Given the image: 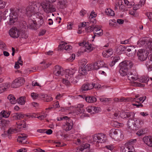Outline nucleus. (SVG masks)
Returning <instances> with one entry per match:
<instances>
[{"instance_id": "5701e85b", "label": "nucleus", "mask_w": 152, "mask_h": 152, "mask_svg": "<svg viewBox=\"0 0 152 152\" xmlns=\"http://www.w3.org/2000/svg\"><path fill=\"white\" fill-rule=\"evenodd\" d=\"M28 116L27 115H24L22 113H17L14 116L15 118L16 119H20Z\"/></svg>"}, {"instance_id": "774afa93", "label": "nucleus", "mask_w": 152, "mask_h": 152, "mask_svg": "<svg viewBox=\"0 0 152 152\" xmlns=\"http://www.w3.org/2000/svg\"><path fill=\"white\" fill-rule=\"evenodd\" d=\"M147 16L148 18L151 21L152 20V13L149 12L147 14Z\"/></svg>"}, {"instance_id": "aec40b11", "label": "nucleus", "mask_w": 152, "mask_h": 152, "mask_svg": "<svg viewBox=\"0 0 152 152\" xmlns=\"http://www.w3.org/2000/svg\"><path fill=\"white\" fill-rule=\"evenodd\" d=\"M85 99L87 102L89 103L94 102L96 101V98L92 96H85Z\"/></svg>"}, {"instance_id": "a878e982", "label": "nucleus", "mask_w": 152, "mask_h": 152, "mask_svg": "<svg viewBox=\"0 0 152 152\" xmlns=\"http://www.w3.org/2000/svg\"><path fill=\"white\" fill-rule=\"evenodd\" d=\"M7 98L12 104H14L16 103L17 100L13 95H10L8 96Z\"/></svg>"}, {"instance_id": "49530a36", "label": "nucleus", "mask_w": 152, "mask_h": 152, "mask_svg": "<svg viewBox=\"0 0 152 152\" xmlns=\"http://www.w3.org/2000/svg\"><path fill=\"white\" fill-rule=\"evenodd\" d=\"M62 82L66 86H69L70 84V82H71L70 81L68 80H66L65 79H62Z\"/></svg>"}, {"instance_id": "09e8293b", "label": "nucleus", "mask_w": 152, "mask_h": 152, "mask_svg": "<svg viewBox=\"0 0 152 152\" xmlns=\"http://www.w3.org/2000/svg\"><path fill=\"white\" fill-rule=\"evenodd\" d=\"M86 110L88 112L91 113L93 114V106H88L86 108Z\"/></svg>"}, {"instance_id": "603ef678", "label": "nucleus", "mask_w": 152, "mask_h": 152, "mask_svg": "<svg viewBox=\"0 0 152 152\" xmlns=\"http://www.w3.org/2000/svg\"><path fill=\"white\" fill-rule=\"evenodd\" d=\"M102 30H100L97 32H94V34L95 36L98 35V37L101 36L103 34Z\"/></svg>"}, {"instance_id": "4c0bfd02", "label": "nucleus", "mask_w": 152, "mask_h": 152, "mask_svg": "<svg viewBox=\"0 0 152 152\" xmlns=\"http://www.w3.org/2000/svg\"><path fill=\"white\" fill-rule=\"evenodd\" d=\"M99 100L102 102L105 103H107L110 101L111 99L104 97H102L99 99Z\"/></svg>"}, {"instance_id": "f03ea898", "label": "nucleus", "mask_w": 152, "mask_h": 152, "mask_svg": "<svg viewBox=\"0 0 152 152\" xmlns=\"http://www.w3.org/2000/svg\"><path fill=\"white\" fill-rule=\"evenodd\" d=\"M144 124V121L140 119H137L134 121L129 120L128 121V125L129 128L133 130H136L141 128Z\"/></svg>"}, {"instance_id": "f704fd0d", "label": "nucleus", "mask_w": 152, "mask_h": 152, "mask_svg": "<svg viewBox=\"0 0 152 152\" xmlns=\"http://www.w3.org/2000/svg\"><path fill=\"white\" fill-rule=\"evenodd\" d=\"M65 79L66 80H68L70 81L71 83H74L76 81H74V80H73V77L72 75L70 74L66 75L65 76Z\"/></svg>"}, {"instance_id": "4be33fe9", "label": "nucleus", "mask_w": 152, "mask_h": 152, "mask_svg": "<svg viewBox=\"0 0 152 152\" xmlns=\"http://www.w3.org/2000/svg\"><path fill=\"white\" fill-rule=\"evenodd\" d=\"M10 115V113L7 111L3 110L0 113V118H8Z\"/></svg>"}, {"instance_id": "72a5a7b5", "label": "nucleus", "mask_w": 152, "mask_h": 152, "mask_svg": "<svg viewBox=\"0 0 152 152\" xmlns=\"http://www.w3.org/2000/svg\"><path fill=\"white\" fill-rule=\"evenodd\" d=\"M31 96L34 99H37L38 98H41V94H37V93H32L31 94Z\"/></svg>"}, {"instance_id": "338daca9", "label": "nucleus", "mask_w": 152, "mask_h": 152, "mask_svg": "<svg viewBox=\"0 0 152 152\" xmlns=\"http://www.w3.org/2000/svg\"><path fill=\"white\" fill-rule=\"evenodd\" d=\"M147 80H148L146 82L147 84L151 85L152 83V78H148V79Z\"/></svg>"}, {"instance_id": "2f4dec72", "label": "nucleus", "mask_w": 152, "mask_h": 152, "mask_svg": "<svg viewBox=\"0 0 152 152\" xmlns=\"http://www.w3.org/2000/svg\"><path fill=\"white\" fill-rule=\"evenodd\" d=\"M128 72V70L127 69H120L119 70V72L120 74L121 75L123 76H124L126 75H127V73Z\"/></svg>"}, {"instance_id": "5fc2aeb1", "label": "nucleus", "mask_w": 152, "mask_h": 152, "mask_svg": "<svg viewBox=\"0 0 152 152\" xmlns=\"http://www.w3.org/2000/svg\"><path fill=\"white\" fill-rule=\"evenodd\" d=\"M90 146V145L89 144L86 143L83 144L81 147L83 148L84 150V149H87L89 148Z\"/></svg>"}, {"instance_id": "412c9836", "label": "nucleus", "mask_w": 152, "mask_h": 152, "mask_svg": "<svg viewBox=\"0 0 152 152\" xmlns=\"http://www.w3.org/2000/svg\"><path fill=\"white\" fill-rule=\"evenodd\" d=\"M113 53V50L111 48H110L107 50H106L102 53L103 56L108 58L111 56Z\"/></svg>"}, {"instance_id": "6e6d98bb", "label": "nucleus", "mask_w": 152, "mask_h": 152, "mask_svg": "<svg viewBox=\"0 0 152 152\" xmlns=\"http://www.w3.org/2000/svg\"><path fill=\"white\" fill-rule=\"evenodd\" d=\"M134 83L135 84V85L137 86L142 87L145 86V85L144 84H141V83H139L134 82Z\"/></svg>"}, {"instance_id": "e433bc0d", "label": "nucleus", "mask_w": 152, "mask_h": 152, "mask_svg": "<svg viewBox=\"0 0 152 152\" xmlns=\"http://www.w3.org/2000/svg\"><path fill=\"white\" fill-rule=\"evenodd\" d=\"M79 72L83 75H85L87 74V72L86 71L85 68L82 67L79 68Z\"/></svg>"}, {"instance_id": "dca6fc26", "label": "nucleus", "mask_w": 152, "mask_h": 152, "mask_svg": "<svg viewBox=\"0 0 152 152\" xmlns=\"http://www.w3.org/2000/svg\"><path fill=\"white\" fill-rule=\"evenodd\" d=\"M144 143L150 147H152V137L150 136H146L143 138Z\"/></svg>"}, {"instance_id": "13d9d810", "label": "nucleus", "mask_w": 152, "mask_h": 152, "mask_svg": "<svg viewBox=\"0 0 152 152\" xmlns=\"http://www.w3.org/2000/svg\"><path fill=\"white\" fill-rule=\"evenodd\" d=\"M69 119V118L67 116H64L63 117L58 118L57 120L58 121H61L63 120L64 119H66L67 120Z\"/></svg>"}, {"instance_id": "7c9ffc66", "label": "nucleus", "mask_w": 152, "mask_h": 152, "mask_svg": "<svg viewBox=\"0 0 152 152\" xmlns=\"http://www.w3.org/2000/svg\"><path fill=\"white\" fill-rule=\"evenodd\" d=\"M145 65L149 70H152V62L151 61L149 60L147 61Z\"/></svg>"}, {"instance_id": "393cba45", "label": "nucleus", "mask_w": 152, "mask_h": 152, "mask_svg": "<svg viewBox=\"0 0 152 152\" xmlns=\"http://www.w3.org/2000/svg\"><path fill=\"white\" fill-rule=\"evenodd\" d=\"M122 116H121L122 118H125L126 117L129 118H132L134 116L133 113L132 112L129 113H123L121 114Z\"/></svg>"}, {"instance_id": "b1692460", "label": "nucleus", "mask_w": 152, "mask_h": 152, "mask_svg": "<svg viewBox=\"0 0 152 152\" xmlns=\"http://www.w3.org/2000/svg\"><path fill=\"white\" fill-rule=\"evenodd\" d=\"M27 138V137H20V136H18L17 141L22 143L28 144L29 143V142L27 141H25V140Z\"/></svg>"}, {"instance_id": "37998d69", "label": "nucleus", "mask_w": 152, "mask_h": 152, "mask_svg": "<svg viewBox=\"0 0 152 152\" xmlns=\"http://www.w3.org/2000/svg\"><path fill=\"white\" fill-rule=\"evenodd\" d=\"M98 62H95L92 65L93 69L97 70L99 68V66L98 65Z\"/></svg>"}, {"instance_id": "0eeeda50", "label": "nucleus", "mask_w": 152, "mask_h": 152, "mask_svg": "<svg viewBox=\"0 0 152 152\" xmlns=\"http://www.w3.org/2000/svg\"><path fill=\"white\" fill-rule=\"evenodd\" d=\"M148 54V52L145 50L139 49L137 53V56L138 59L141 61H144L146 60Z\"/></svg>"}, {"instance_id": "ddd939ff", "label": "nucleus", "mask_w": 152, "mask_h": 152, "mask_svg": "<svg viewBox=\"0 0 152 152\" xmlns=\"http://www.w3.org/2000/svg\"><path fill=\"white\" fill-rule=\"evenodd\" d=\"M122 134V132L118 129H112L109 132V135L113 138L114 137L121 136Z\"/></svg>"}, {"instance_id": "864d4df0", "label": "nucleus", "mask_w": 152, "mask_h": 152, "mask_svg": "<svg viewBox=\"0 0 152 152\" xmlns=\"http://www.w3.org/2000/svg\"><path fill=\"white\" fill-rule=\"evenodd\" d=\"M5 5V2L2 1L0 0V9L4 8Z\"/></svg>"}, {"instance_id": "c85d7f7f", "label": "nucleus", "mask_w": 152, "mask_h": 152, "mask_svg": "<svg viewBox=\"0 0 152 152\" xmlns=\"http://www.w3.org/2000/svg\"><path fill=\"white\" fill-rule=\"evenodd\" d=\"M125 46L124 45H119L117 49V51L119 54H121L125 50Z\"/></svg>"}, {"instance_id": "58836bf2", "label": "nucleus", "mask_w": 152, "mask_h": 152, "mask_svg": "<svg viewBox=\"0 0 152 152\" xmlns=\"http://www.w3.org/2000/svg\"><path fill=\"white\" fill-rule=\"evenodd\" d=\"M84 68L87 72L88 71L93 69L92 65L90 64H88L86 65L85 67Z\"/></svg>"}, {"instance_id": "052dcab7", "label": "nucleus", "mask_w": 152, "mask_h": 152, "mask_svg": "<svg viewBox=\"0 0 152 152\" xmlns=\"http://www.w3.org/2000/svg\"><path fill=\"white\" fill-rule=\"evenodd\" d=\"M132 98L127 97L124 98V102H132Z\"/></svg>"}, {"instance_id": "a18cd8bd", "label": "nucleus", "mask_w": 152, "mask_h": 152, "mask_svg": "<svg viewBox=\"0 0 152 152\" xmlns=\"http://www.w3.org/2000/svg\"><path fill=\"white\" fill-rule=\"evenodd\" d=\"M6 89L4 84H2L0 85V94L3 93Z\"/></svg>"}, {"instance_id": "423d86ee", "label": "nucleus", "mask_w": 152, "mask_h": 152, "mask_svg": "<svg viewBox=\"0 0 152 152\" xmlns=\"http://www.w3.org/2000/svg\"><path fill=\"white\" fill-rule=\"evenodd\" d=\"M13 9H10L11 12L10 14L9 17H7V19L9 20L7 21L8 23L11 25L16 22L18 19V15L16 12L12 10Z\"/></svg>"}, {"instance_id": "9d476101", "label": "nucleus", "mask_w": 152, "mask_h": 152, "mask_svg": "<svg viewBox=\"0 0 152 152\" xmlns=\"http://www.w3.org/2000/svg\"><path fill=\"white\" fill-rule=\"evenodd\" d=\"M9 34L11 37L16 38L19 37L20 32L18 29L15 27H12L10 30Z\"/></svg>"}, {"instance_id": "39448f33", "label": "nucleus", "mask_w": 152, "mask_h": 152, "mask_svg": "<svg viewBox=\"0 0 152 152\" xmlns=\"http://www.w3.org/2000/svg\"><path fill=\"white\" fill-rule=\"evenodd\" d=\"M106 140V135L103 133L96 134L93 136V141L96 142V143H104Z\"/></svg>"}, {"instance_id": "a211bd4d", "label": "nucleus", "mask_w": 152, "mask_h": 152, "mask_svg": "<svg viewBox=\"0 0 152 152\" xmlns=\"http://www.w3.org/2000/svg\"><path fill=\"white\" fill-rule=\"evenodd\" d=\"M94 88L93 84L87 83L83 85L81 88V91H88Z\"/></svg>"}, {"instance_id": "cd10ccee", "label": "nucleus", "mask_w": 152, "mask_h": 152, "mask_svg": "<svg viewBox=\"0 0 152 152\" xmlns=\"http://www.w3.org/2000/svg\"><path fill=\"white\" fill-rule=\"evenodd\" d=\"M17 101L18 103L21 104L23 105L25 104L26 102V97L22 96L17 99Z\"/></svg>"}, {"instance_id": "6ab92c4d", "label": "nucleus", "mask_w": 152, "mask_h": 152, "mask_svg": "<svg viewBox=\"0 0 152 152\" xmlns=\"http://www.w3.org/2000/svg\"><path fill=\"white\" fill-rule=\"evenodd\" d=\"M41 98L45 102H49L53 100V98L47 94H41Z\"/></svg>"}, {"instance_id": "680f3d73", "label": "nucleus", "mask_w": 152, "mask_h": 152, "mask_svg": "<svg viewBox=\"0 0 152 152\" xmlns=\"http://www.w3.org/2000/svg\"><path fill=\"white\" fill-rule=\"evenodd\" d=\"M96 16V14L95 13V12L94 11H92L90 14V18H95Z\"/></svg>"}, {"instance_id": "c03bdc74", "label": "nucleus", "mask_w": 152, "mask_h": 152, "mask_svg": "<svg viewBox=\"0 0 152 152\" xmlns=\"http://www.w3.org/2000/svg\"><path fill=\"white\" fill-rule=\"evenodd\" d=\"M64 0H61L59 1L58 3L60 4V7L61 9H64L65 7V4L64 3Z\"/></svg>"}, {"instance_id": "4d7b16f0", "label": "nucleus", "mask_w": 152, "mask_h": 152, "mask_svg": "<svg viewBox=\"0 0 152 152\" xmlns=\"http://www.w3.org/2000/svg\"><path fill=\"white\" fill-rule=\"evenodd\" d=\"M47 116V114H44L42 115H40L39 116H37V118L39 119L42 120L45 118Z\"/></svg>"}, {"instance_id": "7ed1b4c3", "label": "nucleus", "mask_w": 152, "mask_h": 152, "mask_svg": "<svg viewBox=\"0 0 152 152\" xmlns=\"http://www.w3.org/2000/svg\"><path fill=\"white\" fill-rule=\"evenodd\" d=\"M40 6L42 7L44 12L47 13H51L56 11L55 6L47 1L41 2L39 5Z\"/></svg>"}, {"instance_id": "473e14b6", "label": "nucleus", "mask_w": 152, "mask_h": 152, "mask_svg": "<svg viewBox=\"0 0 152 152\" xmlns=\"http://www.w3.org/2000/svg\"><path fill=\"white\" fill-rule=\"evenodd\" d=\"M105 13L108 15L113 16L115 15L113 11L110 8L107 9L105 10Z\"/></svg>"}, {"instance_id": "9b49d317", "label": "nucleus", "mask_w": 152, "mask_h": 152, "mask_svg": "<svg viewBox=\"0 0 152 152\" xmlns=\"http://www.w3.org/2000/svg\"><path fill=\"white\" fill-rule=\"evenodd\" d=\"M133 66V64L130 61H124L121 63L119 64L120 69H125L128 71V69L131 68Z\"/></svg>"}, {"instance_id": "f3484780", "label": "nucleus", "mask_w": 152, "mask_h": 152, "mask_svg": "<svg viewBox=\"0 0 152 152\" xmlns=\"http://www.w3.org/2000/svg\"><path fill=\"white\" fill-rule=\"evenodd\" d=\"M37 16V20L38 24L39 26L42 25L44 23V20L43 19L44 16L41 13H38Z\"/></svg>"}, {"instance_id": "0e129e2a", "label": "nucleus", "mask_w": 152, "mask_h": 152, "mask_svg": "<svg viewBox=\"0 0 152 152\" xmlns=\"http://www.w3.org/2000/svg\"><path fill=\"white\" fill-rule=\"evenodd\" d=\"M98 62V65L99 66V68L101 67H102L104 66V62L102 61H97Z\"/></svg>"}, {"instance_id": "8fccbe9b", "label": "nucleus", "mask_w": 152, "mask_h": 152, "mask_svg": "<svg viewBox=\"0 0 152 152\" xmlns=\"http://www.w3.org/2000/svg\"><path fill=\"white\" fill-rule=\"evenodd\" d=\"M0 125L2 127H4L6 125V120L2 119L1 121H0Z\"/></svg>"}, {"instance_id": "de8ad7c7", "label": "nucleus", "mask_w": 152, "mask_h": 152, "mask_svg": "<svg viewBox=\"0 0 152 152\" xmlns=\"http://www.w3.org/2000/svg\"><path fill=\"white\" fill-rule=\"evenodd\" d=\"M17 132V130L15 129H10L7 131V133L9 134L16 133Z\"/></svg>"}, {"instance_id": "79ce46f5", "label": "nucleus", "mask_w": 152, "mask_h": 152, "mask_svg": "<svg viewBox=\"0 0 152 152\" xmlns=\"http://www.w3.org/2000/svg\"><path fill=\"white\" fill-rule=\"evenodd\" d=\"M100 108L99 107L93 106V113H98L100 111Z\"/></svg>"}, {"instance_id": "bb28decb", "label": "nucleus", "mask_w": 152, "mask_h": 152, "mask_svg": "<svg viewBox=\"0 0 152 152\" xmlns=\"http://www.w3.org/2000/svg\"><path fill=\"white\" fill-rule=\"evenodd\" d=\"M125 48L126 50L130 52L129 54L134 53L136 51L135 47L132 46H127L125 47Z\"/></svg>"}, {"instance_id": "69168bd1", "label": "nucleus", "mask_w": 152, "mask_h": 152, "mask_svg": "<svg viewBox=\"0 0 152 152\" xmlns=\"http://www.w3.org/2000/svg\"><path fill=\"white\" fill-rule=\"evenodd\" d=\"M72 48V46L70 45H67L66 46H64V49L66 50H69L71 49Z\"/></svg>"}, {"instance_id": "ea45409f", "label": "nucleus", "mask_w": 152, "mask_h": 152, "mask_svg": "<svg viewBox=\"0 0 152 152\" xmlns=\"http://www.w3.org/2000/svg\"><path fill=\"white\" fill-rule=\"evenodd\" d=\"M36 26L37 24L34 22H33V23L29 25V28L31 29L36 30L37 28Z\"/></svg>"}, {"instance_id": "3c124183", "label": "nucleus", "mask_w": 152, "mask_h": 152, "mask_svg": "<svg viewBox=\"0 0 152 152\" xmlns=\"http://www.w3.org/2000/svg\"><path fill=\"white\" fill-rule=\"evenodd\" d=\"M141 7V5H140V4L139 3L134 5L133 7V9L134 10H136L139 9Z\"/></svg>"}, {"instance_id": "f8f14e48", "label": "nucleus", "mask_w": 152, "mask_h": 152, "mask_svg": "<svg viewBox=\"0 0 152 152\" xmlns=\"http://www.w3.org/2000/svg\"><path fill=\"white\" fill-rule=\"evenodd\" d=\"M53 73L56 76H61L64 74V70L61 67L57 65L54 68Z\"/></svg>"}, {"instance_id": "c756f323", "label": "nucleus", "mask_w": 152, "mask_h": 152, "mask_svg": "<svg viewBox=\"0 0 152 152\" xmlns=\"http://www.w3.org/2000/svg\"><path fill=\"white\" fill-rule=\"evenodd\" d=\"M120 59V58L118 56H117L113 57L112 62L109 64L111 66H113L115 65V63Z\"/></svg>"}, {"instance_id": "2eb2a0df", "label": "nucleus", "mask_w": 152, "mask_h": 152, "mask_svg": "<svg viewBox=\"0 0 152 152\" xmlns=\"http://www.w3.org/2000/svg\"><path fill=\"white\" fill-rule=\"evenodd\" d=\"M67 120L65 125L63 126V129L66 131H67L71 130L73 126V123L71 120H69V119Z\"/></svg>"}, {"instance_id": "c9c22d12", "label": "nucleus", "mask_w": 152, "mask_h": 152, "mask_svg": "<svg viewBox=\"0 0 152 152\" xmlns=\"http://www.w3.org/2000/svg\"><path fill=\"white\" fill-rule=\"evenodd\" d=\"M148 77L145 76H142L141 79H139L138 78L137 80L138 81L142 83H146L147 81L148 80Z\"/></svg>"}, {"instance_id": "f257e3e1", "label": "nucleus", "mask_w": 152, "mask_h": 152, "mask_svg": "<svg viewBox=\"0 0 152 152\" xmlns=\"http://www.w3.org/2000/svg\"><path fill=\"white\" fill-rule=\"evenodd\" d=\"M39 4L37 2L32 1L29 3L28 6L26 9V14L28 16H31L35 14L39 13Z\"/></svg>"}, {"instance_id": "20e7f679", "label": "nucleus", "mask_w": 152, "mask_h": 152, "mask_svg": "<svg viewBox=\"0 0 152 152\" xmlns=\"http://www.w3.org/2000/svg\"><path fill=\"white\" fill-rule=\"evenodd\" d=\"M136 142V140L134 139L131 140L126 143L121 148L122 152H135L134 148L132 145Z\"/></svg>"}, {"instance_id": "bf43d9fd", "label": "nucleus", "mask_w": 152, "mask_h": 152, "mask_svg": "<svg viewBox=\"0 0 152 152\" xmlns=\"http://www.w3.org/2000/svg\"><path fill=\"white\" fill-rule=\"evenodd\" d=\"M86 11L84 10H82L80 11V14L81 16H83L86 13Z\"/></svg>"}, {"instance_id": "1a4fd4ad", "label": "nucleus", "mask_w": 152, "mask_h": 152, "mask_svg": "<svg viewBox=\"0 0 152 152\" xmlns=\"http://www.w3.org/2000/svg\"><path fill=\"white\" fill-rule=\"evenodd\" d=\"M25 82L23 77H19L15 79L12 83L11 86L13 88H16L23 85Z\"/></svg>"}, {"instance_id": "a19ab883", "label": "nucleus", "mask_w": 152, "mask_h": 152, "mask_svg": "<svg viewBox=\"0 0 152 152\" xmlns=\"http://www.w3.org/2000/svg\"><path fill=\"white\" fill-rule=\"evenodd\" d=\"M19 37L21 38L26 39L28 37V35L26 32L23 31L20 34Z\"/></svg>"}, {"instance_id": "e2e57ef3", "label": "nucleus", "mask_w": 152, "mask_h": 152, "mask_svg": "<svg viewBox=\"0 0 152 152\" xmlns=\"http://www.w3.org/2000/svg\"><path fill=\"white\" fill-rule=\"evenodd\" d=\"M60 107L59 102L58 101L56 102L53 104V107L56 108Z\"/></svg>"}, {"instance_id": "4468645a", "label": "nucleus", "mask_w": 152, "mask_h": 152, "mask_svg": "<svg viewBox=\"0 0 152 152\" xmlns=\"http://www.w3.org/2000/svg\"><path fill=\"white\" fill-rule=\"evenodd\" d=\"M127 77L129 80H137L138 78V74L136 71H133L128 73Z\"/></svg>"}, {"instance_id": "6e6552de", "label": "nucleus", "mask_w": 152, "mask_h": 152, "mask_svg": "<svg viewBox=\"0 0 152 152\" xmlns=\"http://www.w3.org/2000/svg\"><path fill=\"white\" fill-rule=\"evenodd\" d=\"M79 45L80 46H82V48L84 50V52L89 53L93 50L92 45L88 42L83 41L82 42L79 43Z\"/></svg>"}]
</instances>
